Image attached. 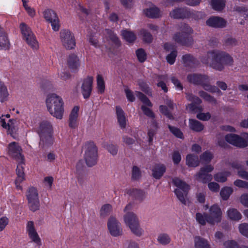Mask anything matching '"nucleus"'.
<instances>
[{"mask_svg": "<svg viewBox=\"0 0 248 248\" xmlns=\"http://www.w3.org/2000/svg\"><path fill=\"white\" fill-rule=\"evenodd\" d=\"M125 224L129 227L133 234L137 236H140L143 230L140 228L139 221L137 216L133 212H128L124 216Z\"/></svg>", "mask_w": 248, "mask_h": 248, "instance_id": "nucleus-5", "label": "nucleus"}, {"mask_svg": "<svg viewBox=\"0 0 248 248\" xmlns=\"http://www.w3.org/2000/svg\"><path fill=\"white\" fill-rule=\"evenodd\" d=\"M24 159L23 160V162L21 161H17L18 162V164L17 165V168L16 170V173L17 175L16 178V182H22L25 180V174L24 172Z\"/></svg>", "mask_w": 248, "mask_h": 248, "instance_id": "nucleus-26", "label": "nucleus"}, {"mask_svg": "<svg viewBox=\"0 0 248 248\" xmlns=\"http://www.w3.org/2000/svg\"><path fill=\"white\" fill-rule=\"evenodd\" d=\"M157 240L159 244L162 245H167L170 242L171 238L168 234L162 233L158 235Z\"/></svg>", "mask_w": 248, "mask_h": 248, "instance_id": "nucleus-37", "label": "nucleus"}, {"mask_svg": "<svg viewBox=\"0 0 248 248\" xmlns=\"http://www.w3.org/2000/svg\"><path fill=\"white\" fill-rule=\"evenodd\" d=\"M112 211V206L109 204L103 205L100 210V216L102 218L108 216Z\"/></svg>", "mask_w": 248, "mask_h": 248, "instance_id": "nucleus-42", "label": "nucleus"}, {"mask_svg": "<svg viewBox=\"0 0 248 248\" xmlns=\"http://www.w3.org/2000/svg\"><path fill=\"white\" fill-rule=\"evenodd\" d=\"M166 171V167L163 164H156L152 169V176L156 179H159Z\"/></svg>", "mask_w": 248, "mask_h": 248, "instance_id": "nucleus-22", "label": "nucleus"}, {"mask_svg": "<svg viewBox=\"0 0 248 248\" xmlns=\"http://www.w3.org/2000/svg\"><path fill=\"white\" fill-rule=\"evenodd\" d=\"M188 190H182L180 189H175L174 193H175L177 198L182 202V203L186 205L187 201V195Z\"/></svg>", "mask_w": 248, "mask_h": 248, "instance_id": "nucleus-33", "label": "nucleus"}, {"mask_svg": "<svg viewBox=\"0 0 248 248\" xmlns=\"http://www.w3.org/2000/svg\"><path fill=\"white\" fill-rule=\"evenodd\" d=\"M187 78L190 82L195 84L202 83L203 81L208 79L207 77L205 76L197 74L190 75L188 76Z\"/></svg>", "mask_w": 248, "mask_h": 248, "instance_id": "nucleus-32", "label": "nucleus"}, {"mask_svg": "<svg viewBox=\"0 0 248 248\" xmlns=\"http://www.w3.org/2000/svg\"><path fill=\"white\" fill-rule=\"evenodd\" d=\"M108 228L111 235L117 236L122 234L121 223L113 217H110L108 221Z\"/></svg>", "mask_w": 248, "mask_h": 248, "instance_id": "nucleus-12", "label": "nucleus"}, {"mask_svg": "<svg viewBox=\"0 0 248 248\" xmlns=\"http://www.w3.org/2000/svg\"><path fill=\"white\" fill-rule=\"evenodd\" d=\"M37 132L40 138L39 146L41 148L46 149L53 144L51 125H39Z\"/></svg>", "mask_w": 248, "mask_h": 248, "instance_id": "nucleus-3", "label": "nucleus"}, {"mask_svg": "<svg viewBox=\"0 0 248 248\" xmlns=\"http://www.w3.org/2000/svg\"><path fill=\"white\" fill-rule=\"evenodd\" d=\"M228 217L232 220H239L241 219V213L235 208H230L227 211Z\"/></svg>", "mask_w": 248, "mask_h": 248, "instance_id": "nucleus-31", "label": "nucleus"}, {"mask_svg": "<svg viewBox=\"0 0 248 248\" xmlns=\"http://www.w3.org/2000/svg\"><path fill=\"white\" fill-rule=\"evenodd\" d=\"M136 55L139 61L140 62H143L146 59V54L142 49L137 50Z\"/></svg>", "mask_w": 248, "mask_h": 248, "instance_id": "nucleus-55", "label": "nucleus"}, {"mask_svg": "<svg viewBox=\"0 0 248 248\" xmlns=\"http://www.w3.org/2000/svg\"><path fill=\"white\" fill-rule=\"evenodd\" d=\"M166 103L168 107L161 105L160 106V111L167 117L171 119L172 117L171 111L173 108L174 105L171 100L168 101Z\"/></svg>", "mask_w": 248, "mask_h": 248, "instance_id": "nucleus-24", "label": "nucleus"}, {"mask_svg": "<svg viewBox=\"0 0 248 248\" xmlns=\"http://www.w3.org/2000/svg\"><path fill=\"white\" fill-rule=\"evenodd\" d=\"M136 95L137 97L144 104V105H142L141 106V109L144 112V113L149 117L154 118V114L153 113V112L151 111V110L150 108H147L145 106L147 105V106L150 107L152 106V104L149 100V99L141 93L139 92H136Z\"/></svg>", "mask_w": 248, "mask_h": 248, "instance_id": "nucleus-14", "label": "nucleus"}, {"mask_svg": "<svg viewBox=\"0 0 248 248\" xmlns=\"http://www.w3.org/2000/svg\"><path fill=\"white\" fill-rule=\"evenodd\" d=\"M122 35L124 40L129 43L133 42L136 39L135 34L129 31H123L122 32Z\"/></svg>", "mask_w": 248, "mask_h": 248, "instance_id": "nucleus-45", "label": "nucleus"}, {"mask_svg": "<svg viewBox=\"0 0 248 248\" xmlns=\"http://www.w3.org/2000/svg\"><path fill=\"white\" fill-rule=\"evenodd\" d=\"M143 12L147 16L151 18H156L160 16L159 9L152 4L149 7L145 9Z\"/></svg>", "mask_w": 248, "mask_h": 248, "instance_id": "nucleus-21", "label": "nucleus"}, {"mask_svg": "<svg viewBox=\"0 0 248 248\" xmlns=\"http://www.w3.org/2000/svg\"><path fill=\"white\" fill-rule=\"evenodd\" d=\"M206 24L213 27H223L226 25V21L220 17H212L206 21Z\"/></svg>", "mask_w": 248, "mask_h": 248, "instance_id": "nucleus-19", "label": "nucleus"}, {"mask_svg": "<svg viewBox=\"0 0 248 248\" xmlns=\"http://www.w3.org/2000/svg\"><path fill=\"white\" fill-rule=\"evenodd\" d=\"M93 83V78L92 77H88L84 80L82 86V93L84 98H88L90 96Z\"/></svg>", "mask_w": 248, "mask_h": 248, "instance_id": "nucleus-17", "label": "nucleus"}, {"mask_svg": "<svg viewBox=\"0 0 248 248\" xmlns=\"http://www.w3.org/2000/svg\"><path fill=\"white\" fill-rule=\"evenodd\" d=\"M9 155L16 161L23 162L24 156L22 155V149L18 143L16 142H12L8 145Z\"/></svg>", "mask_w": 248, "mask_h": 248, "instance_id": "nucleus-11", "label": "nucleus"}, {"mask_svg": "<svg viewBox=\"0 0 248 248\" xmlns=\"http://www.w3.org/2000/svg\"><path fill=\"white\" fill-rule=\"evenodd\" d=\"M202 61L203 63L209 64L213 68L221 70L225 65L232 63V58L225 52L218 50L209 51L207 55L202 57Z\"/></svg>", "mask_w": 248, "mask_h": 248, "instance_id": "nucleus-1", "label": "nucleus"}, {"mask_svg": "<svg viewBox=\"0 0 248 248\" xmlns=\"http://www.w3.org/2000/svg\"><path fill=\"white\" fill-rule=\"evenodd\" d=\"M79 107L75 106L72 108L69 116V121L71 124L78 122Z\"/></svg>", "mask_w": 248, "mask_h": 248, "instance_id": "nucleus-38", "label": "nucleus"}, {"mask_svg": "<svg viewBox=\"0 0 248 248\" xmlns=\"http://www.w3.org/2000/svg\"><path fill=\"white\" fill-rule=\"evenodd\" d=\"M43 16L47 22L51 24L54 31H59L60 27V21L55 11L49 9H46L43 12Z\"/></svg>", "mask_w": 248, "mask_h": 248, "instance_id": "nucleus-9", "label": "nucleus"}, {"mask_svg": "<svg viewBox=\"0 0 248 248\" xmlns=\"http://www.w3.org/2000/svg\"><path fill=\"white\" fill-rule=\"evenodd\" d=\"M196 220L201 225H205L208 223V214L206 213H197L196 214Z\"/></svg>", "mask_w": 248, "mask_h": 248, "instance_id": "nucleus-39", "label": "nucleus"}, {"mask_svg": "<svg viewBox=\"0 0 248 248\" xmlns=\"http://www.w3.org/2000/svg\"><path fill=\"white\" fill-rule=\"evenodd\" d=\"M46 104L47 110L51 116L57 119L63 118L64 102L61 96L56 93L49 94L46 98Z\"/></svg>", "mask_w": 248, "mask_h": 248, "instance_id": "nucleus-2", "label": "nucleus"}, {"mask_svg": "<svg viewBox=\"0 0 248 248\" xmlns=\"http://www.w3.org/2000/svg\"><path fill=\"white\" fill-rule=\"evenodd\" d=\"M96 82L98 92L102 93L105 90L104 78L102 75H98L96 77Z\"/></svg>", "mask_w": 248, "mask_h": 248, "instance_id": "nucleus-41", "label": "nucleus"}, {"mask_svg": "<svg viewBox=\"0 0 248 248\" xmlns=\"http://www.w3.org/2000/svg\"><path fill=\"white\" fill-rule=\"evenodd\" d=\"M187 99L191 101L192 103L186 106V110L189 112H196L197 111H202L203 110L201 106H198L197 105L201 103V100L197 97L194 96L192 94H187Z\"/></svg>", "mask_w": 248, "mask_h": 248, "instance_id": "nucleus-15", "label": "nucleus"}, {"mask_svg": "<svg viewBox=\"0 0 248 248\" xmlns=\"http://www.w3.org/2000/svg\"><path fill=\"white\" fill-rule=\"evenodd\" d=\"M194 242L195 248H210L207 240L200 236L195 237Z\"/></svg>", "mask_w": 248, "mask_h": 248, "instance_id": "nucleus-30", "label": "nucleus"}, {"mask_svg": "<svg viewBox=\"0 0 248 248\" xmlns=\"http://www.w3.org/2000/svg\"><path fill=\"white\" fill-rule=\"evenodd\" d=\"M231 175L229 171H223L218 172L214 175V179L220 183H224L227 180V177Z\"/></svg>", "mask_w": 248, "mask_h": 248, "instance_id": "nucleus-35", "label": "nucleus"}, {"mask_svg": "<svg viewBox=\"0 0 248 248\" xmlns=\"http://www.w3.org/2000/svg\"><path fill=\"white\" fill-rule=\"evenodd\" d=\"M116 112L118 121L120 124H125L126 123V119L122 109L120 107L117 106L116 108Z\"/></svg>", "mask_w": 248, "mask_h": 248, "instance_id": "nucleus-47", "label": "nucleus"}, {"mask_svg": "<svg viewBox=\"0 0 248 248\" xmlns=\"http://www.w3.org/2000/svg\"><path fill=\"white\" fill-rule=\"evenodd\" d=\"M240 202L244 206L248 207V194H244L241 196Z\"/></svg>", "mask_w": 248, "mask_h": 248, "instance_id": "nucleus-64", "label": "nucleus"}, {"mask_svg": "<svg viewBox=\"0 0 248 248\" xmlns=\"http://www.w3.org/2000/svg\"><path fill=\"white\" fill-rule=\"evenodd\" d=\"M170 16L174 18H184L187 16V15L183 9H177L170 13Z\"/></svg>", "mask_w": 248, "mask_h": 248, "instance_id": "nucleus-40", "label": "nucleus"}, {"mask_svg": "<svg viewBox=\"0 0 248 248\" xmlns=\"http://www.w3.org/2000/svg\"><path fill=\"white\" fill-rule=\"evenodd\" d=\"M124 92L128 101L133 102L135 100V96L133 93L129 89H125Z\"/></svg>", "mask_w": 248, "mask_h": 248, "instance_id": "nucleus-62", "label": "nucleus"}, {"mask_svg": "<svg viewBox=\"0 0 248 248\" xmlns=\"http://www.w3.org/2000/svg\"><path fill=\"white\" fill-rule=\"evenodd\" d=\"M212 158V154L209 152L206 151L200 156V161L202 163H208L211 161Z\"/></svg>", "mask_w": 248, "mask_h": 248, "instance_id": "nucleus-50", "label": "nucleus"}, {"mask_svg": "<svg viewBox=\"0 0 248 248\" xmlns=\"http://www.w3.org/2000/svg\"><path fill=\"white\" fill-rule=\"evenodd\" d=\"M239 230L242 235L248 237V224L244 223L240 224Z\"/></svg>", "mask_w": 248, "mask_h": 248, "instance_id": "nucleus-54", "label": "nucleus"}, {"mask_svg": "<svg viewBox=\"0 0 248 248\" xmlns=\"http://www.w3.org/2000/svg\"><path fill=\"white\" fill-rule=\"evenodd\" d=\"M169 127L171 132L177 138L183 139V135L180 130L174 126L169 125Z\"/></svg>", "mask_w": 248, "mask_h": 248, "instance_id": "nucleus-53", "label": "nucleus"}, {"mask_svg": "<svg viewBox=\"0 0 248 248\" xmlns=\"http://www.w3.org/2000/svg\"><path fill=\"white\" fill-rule=\"evenodd\" d=\"M130 194L136 199L142 201L145 197L144 192L139 189H133L130 191Z\"/></svg>", "mask_w": 248, "mask_h": 248, "instance_id": "nucleus-49", "label": "nucleus"}, {"mask_svg": "<svg viewBox=\"0 0 248 248\" xmlns=\"http://www.w3.org/2000/svg\"><path fill=\"white\" fill-rule=\"evenodd\" d=\"M10 47L9 41L5 32L0 28V49L6 50Z\"/></svg>", "mask_w": 248, "mask_h": 248, "instance_id": "nucleus-25", "label": "nucleus"}, {"mask_svg": "<svg viewBox=\"0 0 248 248\" xmlns=\"http://www.w3.org/2000/svg\"><path fill=\"white\" fill-rule=\"evenodd\" d=\"M222 213L220 208L217 204L212 205L208 214V223L214 225L221 221Z\"/></svg>", "mask_w": 248, "mask_h": 248, "instance_id": "nucleus-10", "label": "nucleus"}, {"mask_svg": "<svg viewBox=\"0 0 248 248\" xmlns=\"http://www.w3.org/2000/svg\"><path fill=\"white\" fill-rule=\"evenodd\" d=\"M27 230L29 237L32 241L37 244V245L40 246L41 244V239L34 229V224L32 221L28 222L27 226Z\"/></svg>", "mask_w": 248, "mask_h": 248, "instance_id": "nucleus-16", "label": "nucleus"}, {"mask_svg": "<svg viewBox=\"0 0 248 248\" xmlns=\"http://www.w3.org/2000/svg\"><path fill=\"white\" fill-rule=\"evenodd\" d=\"M141 176L140 169L137 166H134L132 170V178L134 180L139 179Z\"/></svg>", "mask_w": 248, "mask_h": 248, "instance_id": "nucleus-56", "label": "nucleus"}, {"mask_svg": "<svg viewBox=\"0 0 248 248\" xmlns=\"http://www.w3.org/2000/svg\"><path fill=\"white\" fill-rule=\"evenodd\" d=\"M197 117L199 119L202 121H207L210 119L211 115L209 112H200L197 115Z\"/></svg>", "mask_w": 248, "mask_h": 248, "instance_id": "nucleus-61", "label": "nucleus"}, {"mask_svg": "<svg viewBox=\"0 0 248 248\" xmlns=\"http://www.w3.org/2000/svg\"><path fill=\"white\" fill-rule=\"evenodd\" d=\"M7 130L8 134H10L14 139L17 137L18 128L16 125H2Z\"/></svg>", "mask_w": 248, "mask_h": 248, "instance_id": "nucleus-36", "label": "nucleus"}, {"mask_svg": "<svg viewBox=\"0 0 248 248\" xmlns=\"http://www.w3.org/2000/svg\"><path fill=\"white\" fill-rule=\"evenodd\" d=\"M176 57V52L175 51H172L166 57V59H167L168 62L170 64H173L175 62Z\"/></svg>", "mask_w": 248, "mask_h": 248, "instance_id": "nucleus-60", "label": "nucleus"}, {"mask_svg": "<svg viewBox=\"0 0 248 248\" xmlns=\"http://www.w3.org/2000/svg\"><path fill=\"white\" fill-rule=\"evenodd\" d=\"M200 162L197 155L189 154L186 157V164L189 167H196L199 165Z\"/></svg>", "mask_w": 248, "mask_h": 248, "instance_id": "nucleus-27", "label": "nucleus"}, {"mask_svg": "<svg viewBox=\"0 0 248 248\" xmlns=\"http://www.w3.org/2000/svg\"><path fill=\"white\" fill-rule=\"evenodd\" d=\"M231 165L233 168L238 170L237 174L239 177L248 180V172L243 170V166L240 163L234 162Z\"/></svg>", "mask_w": 248, "mask_h": 248, "instance_id": "nucleus-23", "label": "nucleus"}, {"mask_svg": "<svg viewBox=\"0 0 248 248\" xmlns=\"http://www.w3.org/2000/svg\"><path fill=\"white\" fill-rule=\"evenodd\" d=\"M20 28L23 38L27 44L33 49L38 48V42L30 28L24 23L21 24Z\"/></svg>", "mask_w": 248, "mask_h": 248, "instance_id": "nucleus-8", "label": "nucleus"}, {"mask_svg": "<svg viewBox=\"0 0 248 248\" xmlns=\"http://www.w3.org/2000/svg\"><path fill=\"white\" fill-rule=\"evenodd\" d=\"M67 63L69 68L74 71L78 69L80 66V62L78 57L73 54L69 56Z\"/></svg>", "mask_w": 248, "mask_h": 248, "instance_id": "nucleus-20", "label": "nucleus"}, {"mask_svg": "<svg viewBox=\"0 0 248 248\" xmlns=\"http://www.w3.org/2000/svg\"><path fill=\"white\" fill-rule=\"evenodd\" d=\"M225 139L228 143L238 147L244 148L248 145L246 140L236 134H227L225 136Z\"/></svg>", "mask_w": 248, "mask_h": 248, "instance_id": "nucleus-13", "label": "nucleus"}, {"mask_svg": "<svg viewBox=\"0 0 248 248\" xmlns=\"http://www.w3.org/2000/svg\"><path fill=\"white\" fill-rule=\"evenodd\" d=\"M232 192L233 190L231 187L225 186L221 189L220 195L222 199L226 201L229 199Z\"/></svg>", "mask_w": 248, "mask_h": 248, "instance_id": "nucleus-44", "label": "nucleus"}, {"mask_svg": "<svg viewBox=\"0 0 248 248\" xmlns=\"http://www.w3.org/2000/svg\"><path fill=\"white\" fill-rule=\"evenodd\" d=\"M211 4L216 10H221L225 6V0H212Z\"/></svg>", "mask_w": 248, "mask_h": 248, "instance_id": "nucleus-48", "label": "nucleus"}, {"mask_svg": "<svg viewBox=\"0 0 248 248\" xmlns=\"http://www.w3.org/2000/svg\"><path fill=\"white\" fill-rule=\"evenodd\" d=\"M26 197L30 209L32 212L39 210L40 202L36 188L34 187H29L27 191Z\"/></svg>", "mask_w": 248, "mask_h": 248, "instance_id": "nucleus-6", "label": "nucleus"}, {"mask_svg": "<svg viewBox=\"0 0 248 248\" xmlns=\"http://www.w3.org/2000/svg\"><path fill=\"white\" fill-rule=\"evenodd\" d=\"M85 154L84 158L87 165L92 167L95 165L97 160V148L95 144L92 141L85 144Z\"/></svg>", "mask_w": 248, "mask_h": 248, "instance_id": "nucleus-4", "label": "nucleus"}, {"mask_svg": "<svg viewBox=\"0 0 248 248\" xmlns=\"http://www.w3.org/2000/svg\"><path fill=\"white\" fill-rule=\"evenodd\" d=\"M60 39L62 46L67 49L75 48L76 41L73 33L67 29H64L60 32Z\"/></svg>", "mask_w": 248, "mask_h": 248, "instance_id": "nucleus-7", "label": "nucleus"}, {"mask_svg": "<svg viewBox=\"0 0 248 248\" xmlns=\"http://www.w3.org/2000/svg\"><path fill=\"white\" fill-rule=\"evenodd\" d=\"M0 123L1 124H14L17 123L16 119L11 118L10 114L2 115L0 117Z\"/></svg>", "mask_w": 248, "mask_h": 248, "instance_id": "nucleus-46", "label": "nucleus"}, {"mask_svg": "<svg viewBox=\"0 0 248 248\" xmlns=\"http://www.w3.org/2000/svg\"><path fill=\"white\" fill-rule=\"evenodd\" d=\"M192 32V30L188 27H186L185 31H183L182 33H177L174 36V40L183 45L186 44V40L187 39V34Z\"/></svg>", "mask_w": 248, "mask_h": 248, "instance_id": "nucleus-18", "label": "nucleus"}, {"mask_svg": "<svg viewBox=\"0 0 248 248\" xmlns=\"http://www.w3.org/2000/svg\"><path fill=\"white\" fill-rule=\"evenodd\" d=\"M234 185L240 188H244L248 189V182L240 179H237L234 182Z\"/></svg>", "mask_w": 248, "mask_h": 248, "instance_id": "nucleus-58", "label": "nucleus"}, {"mask_svg": "<svg viewBox=\"0 0 248 248\" xmlns=\"http://www.w3.org/2000/svg\"><path fill=\"white\" fill-rule=\"evenodd\" d=\"M103 147L106 148L112 155H117L118 152V148L116 145L112 144L104 143L103 144Z\"/></svg>", "mask_w": 248, "mask_h": 248, "instance_id": "nucleus-51", "label": "nucleus"}, {"mask_svg": "<svg viewBox=\"0 0 248 248\" xmlns=\"http://www.w3.org/2000/svg\"><path fill=\"white\" fill-rule=\"evenodd\" d=\"M172 159L174 164H178L181 160L180 153L177 151L174 152L172 155Z\"/></svg>", "mask_w": 248, "mask_h": 248, "instance_id": "nucleus-63", "label": "nucleus"}, {"mask_svg": "<svg viewBox=\"0 0 248 248\" xmlns=\"http://www.w3.org/2000/svg\"><path fill=\"white\" fill-rule=\"evenodd\" d=\"M200 95L205 100H206L212 104L216 103V100L213 97H212V96L208 95L207 93H206L204 92H201L200 93Z\"/></svg>", "mask_w": 248, "mask_h": 248, "instance_id": "nucleus-57", "label": "nucleus"}, {"mask_svg": "<svg viewBox=\"0 0 248 248\" xmlns=\"http://www.w3.org/2000/svg\"><path fill=\"white\" fill-rule=\"evenodd\" d=\"M196 179L203 183H206L212 179V176L204 172L203 171H202V170L200 169V170L196 175Z\"/></svg>", "mask_w": 248, "mask_h": 248, "instance_id": "nucleus-34", "label": "nucleus"}, {"mask_svg": "<svg viewBox=\"0 0 248 248\" xmlns=\"http://www.w3.org/2000/svg\"><path fill=\"white\" fill-rule=\"evenodd\" d=\"M8 96L9 93L7 87L3 82L0 81V101H4Z\"/></svg>", "mask_w": 248, "mask_h": 248, "instance_id": "nucleus-43", "label": "nucleus"}, {"mask_svg": "<svg viewBox=\"0 0 248 248\" xmlns=\"http://www.w3.org/2000/svg\"><path fill=\"white\" fill-rule=\"evenodd\" d=\"M140 35L142 39L146 42H150L152 40L151 34L144 29L140 31Z\"/></svg>", "mask_w": 248, "mask_h": 248, "instance_id": "nucleus-52", "label": "nucleus"}, {"mask_svg": "<svg viewBox=\"0 0 248 248\" xmlns=\"http://www.w3.org/2000/svg\"><path fill=\"white\" fill-rule=\"evenodd\" d=\"M225 248H239L237 243L233 240L225 241L223 244Z\"/></svg>", "mask_w": 248, "mask_h": 248, "instance_id": "nucleus-59", "label": "nucleus"}, {"mask_svg": "<svg viewBox=\"0 0 248 248\" xmlns=\"http://www.w3.org/2000/svg\"><path fill=\"white\" fill-rule=\"evenodd\" d=\"M105 34L106 39L111 45L118 46L119 45V41L111 31L107 30L105 31Z\"/></svg>", "mask_w": 248, "mask_h": 248, "instance_id": "nucleus-28", "label": "nucleus"}, {"mask_svg": "<svg viewBox=\"0 0 248 248\" xmlns=\"http://www.w3.org/2000/svg\"><path fill=\"white\" fill-rule=\"evenodd\" d=\"M172 183L177 187L176 189H180L182 190H188L189 189V186L179 178H174L172 179Z\"/></svg>", "mask_w": 248, "mask_h": 248, "instance_id": "nucleus-29", "label": "nucleus"}]
</instances>
